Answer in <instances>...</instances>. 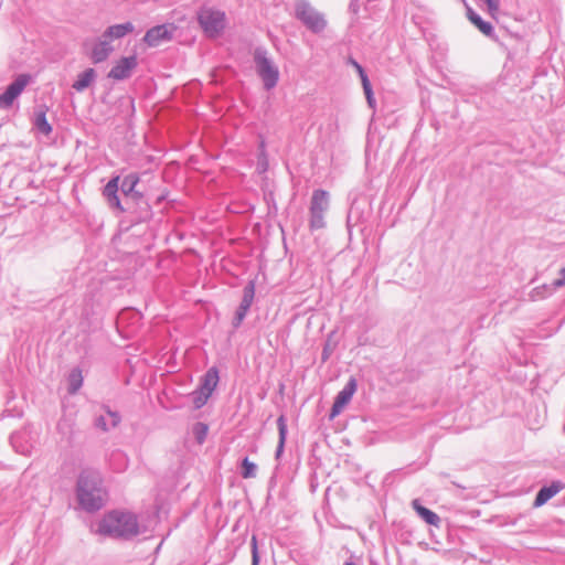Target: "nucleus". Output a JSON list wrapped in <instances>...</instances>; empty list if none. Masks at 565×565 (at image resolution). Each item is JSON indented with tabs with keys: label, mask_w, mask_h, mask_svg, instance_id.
Instances as JSON below:
<instances>
[{
	"label": "nucleus",
	"mask_w": 565,
	"mask_h": 565,
	"mask_svg": "<svg viewBox=\"0 0 565 565\" xmlns=\"http://www.w3.org/2000/svg\"><path fill=\"white\" fill-rule=\"evenodd\" d=\"M75 494L79 508L85 512L102 510L108 501V491L100 471L93 468L82 469L76 480Z\"/></svg>",
	"instance_id": "f257e3e1"
},
{
	"label": "nucleus",
	"mask_w": 565,
	"mask_h": 565,
	"mask_svg": "<svg viewBox=\"0 0 565 565\" xmlns=\"http://www.w3.org/2000/svg\"><path fill=\"white\" fill-rule=\"evenodd\" d=\"M119 175H114L109 179L103 189V196L105 198L110 210L116 211L118 214H127L132 224H139L149 221L152 217V209L148 200L134 201L130 204L122 203L119 195Z\"/></svg>",
	"instance_id": "f03ea898"
},
{
	"label": "nucleus",
	"mask_w": 565,
	"mask_h": 565,
	"mask_svg": "<svg viewBox=\"0 0 565 565\" xmlns=\"http://www.w3.org/2000/svg\"><path fill=\"white\" fill-rule=\"evenodd\" d=\"M97 532L113 539L131 540L139 534L137 515L131 512L113 510L99 521Z\"/></svg>",
	"instance_id": "7ed1b4c3"
},
{
	"label": "nucleus",
	"mask_w": 565,
	"mask_h": 565,
	"mask_svg": "<svg viewBox=\"0 0 565 565\" xmlns=\"http://www.w3.org/2000/svg\"><path fill=\"white\" fill-rule=\"evenodd\" d=\"M253 62L257 76L265 90H273L279 83L280 72L265 46H257L253 52Z\"/></svg>",
	"instance_id": "20e7f679"
},
{
	"label": "nucleus",
	"mask_w": 565,
	"mask_h": 565,
	"mask_svg": "<svg viewBox=\"0 0 565 565\" xmlns=\"http://www.w3.org/2000/svg\"><path fill=\"white\" fill-rule=\"evenodd\" d=\"M295 15L309 31L315 34L321 33L327 26V21L323 14L312 8L306 0L297 2Z\"/></svg>",
	"instance_id": "39448f33"
},
{
	"label": "nucleus",
	"mask_w": 565,
	"mask_h": 565,
	"mask_svg": "<svg viewBox=\"0 0 565 565\" xmlns=\"http://www.w3.org/2000/svg\"><path fill=\"white\" fill-rule=\"evenodd\" d=\"M198 19L203 31L211 38L218 35L225 28V14L218 10H202Z\"/></svg>",
	"instance_id": "423d86ee"
},
{
	"label": "nucleus",
	"mask_w": 565,
	"mask_h": 565,
	"mask_svg": "<svg viewBox=\"0 0 565 565\" xmlns=\"http://www.w3.org/2000/svg\"><path fill=\"white\" fill-rule=\"evenodd\" d=\"M30 81L31 76L29 74L18 75L14 81L6 87L4 92L0 94V109L10 108L14 100L22 94Z\"/></svg>",
	"instance_id": "0eeeda50"
},
{
	"label": "nucleus",
	"mask_w": 565,
	"mask_h": 565,
	"mask_svg": "<svg viewBox=\"0 0 565 565\" xmlns=\"http://www.w3.org/2000/svg\"><path fill=\"white\" fill-rule=\"evenodd\" d=\"M121 415L117 411H113L108 405L102 404L99 412L95 413L93 426L103 433H108L119 426Z\"/></svg>",
	"instance_id": "6e6552de"
},
{
	"label": "nucleus",
	"mask_w": 565,
	"mask_h": 565,
	"mask_svg": "<svg viewBox=\"0 0 565 565\" xmlns=\"http://www.w3.org/2000/svg\"><path fill=\"white\" fill-rule=\"evenodd\" d=\"M358 387L355 377L351 376L344 387L335 395L330 409L329 418L337 417L343 408L350 403Z\"/></svg>",
	"instance_id": "1a4fd4ad"
},
{
	"label": "nucleus",
	"mask_w": 565,
	"mask_h": 565,
	"mask_svg": "<svg viewBox=\"0 0 565 565\" xmlns=\"http://www.w3.org/2000/svg\"><path fill=\"white\" fill-rule=\"evenodd\" d=\"M255 297V281L249 280L243 288V297L238 308L235 311L234 318L232 320V326L234 329H238L243 323Z\"/></svg>",
	"instance_id": "9d476101"
},
{
	"label": "nucleus",
	"mask_w": 565,
	"mask_h": 565,
	"mask_svg": "<svg viewBox=\"0 0 565 565\" xmlns=\"http://www.w3.org/2000/svg\"><path fill=\"white\" fill-rule=\"evenodd\" d=\"M137 56H122L108 72V77L115 81H124L131 76L132 71L137 67Z\"/></svg>",
	"instance_id": "9b49d317"
},
{
	"label": "nucleus",
	"mask_w": 565,
	"mask_h": 565,
	"mask_svg": "<svg viewBox=\"0 0 565 565\" xmlns=\"http://www.w3.org/2000/svg\"><path fill=\"white\" fill-rule=\"evenodd\" d=\"M142 319V315L140 311L132 309V308H126L122 309L117 315V329H127V334H130L137 330V328L140 326Z\"/></svg>",
	"instance_id": "f8f14e48"
},
{
	"label": "nucleus",
	"mask_w": 565,
	"mask_h": 565,
	"mask_svg": "<svg viewBox=\"0 0 565 565\" xmlns=\"http://www.w3.org/2000/svg\"><path fill=\"white\" fill-rule=\"evenodd\" d=\"M115 47L113 46L111 42L104 38L102 34L99 38H97L93 44L92 49L89 51V58L94 64H99L105 62L109 55L114 52Z\"/></svg>",
	"instance_id": "ddd939ff"
},
{
	"label": "nucleus",
	"mask_w": 565,
	"mask_h": 565,
	"mask_svg": "<svg viewBox=\"0 0 565 565\" xmlns=\"http://www.w3.org/2000/svg\"><path fill=\"white\" fill-rule=\"evenodd\" d=\"M563 489H565V483L561 480H553L551 483L542 486L534 498L533 507L540 508L544 505Z\"/></svg>",
	"instance_id": "4468645a"
},
{
	"label": "nucleus",
	"mask_w": 565,
	"mask_h": 565,
	"mask_svg": "<svg viewBox=\"0 0 565 565\" xmlns=\"http://www.w3.org/2000/svg\"><path fill=\"white\" fill-rule=\"evenodd\" d=\"M171 39L172 30L167 24H160L150 28L143 36L145 43L151 47L159 46L162 42L169 41Z\"/></svg>",
	"instance_id": "2eb2a0df"
},
{
	"label": "nucleus",
	"mask_w": 565,
	"mask_h": 565,
	"mask_svg": "<svg viewBox=\"0 0 565 565\" xmlns=\"http://www.w3.org/2000/svg\"><path fill=\"white\" fill-rule=\"evenodd\" d=\"M49 108L46 105H38L35 108H34V114H33V119H32V125H33V128L44 135V136H49L52 131H53V128H52V125L47 121V118H46V113H47Z\"/></svg>",
	"instance_id": "dca6fc26"
},
{
	"label": "nucleus",
	"mask_w": 565,
	"mask_h": 565,
	"mask_svg": "<svg viewBox=\"0 0 565 565\" xmlns=\"http://www.w3.org/2000/svg\"><path fill=\"white\" fill-rule=\"evenodd\" d=\"M56 429L68 446L74 444L76 430L75 419L72 416H62L57 422Z\"/></svg>",
	"instance_id": "f3484780"
},
{
	"label": "nucleus",
	"mask_w": 565,
	"mask_h": 565,
	"mask_svg": "<svg viewBox=\"0 0 565 565\" xmlns=\"http://www.w3.org/2000/svg\"><path fill=\"white\" fill-rule=\"evenodd\" d=\"M412 508L417 513V515L426 522L428 525L440 527L441 519L435 513L433 510L426 508L420 503L418 499H414L412 501Z\"/></svg>",
	"instance_id": "a211bd4d"
},
{
	"label": "nucleus",
	"mask_w": 565,
	"mask_h": 565,
	"mask_svg": "<svg viewBox=\"0 0 565 565\" xmlns=\"http://www.w3.org/2000/svg\"><path fill=\"white\" fill-rule=\"evenodd\" d=\"M467 8V18L468 20L486 36L493 39L494 38V28L493 25L484 21L480 14H478L471 7L466 4Z\"/></svg>",
	"instance_id": "6ab92c4d"
},
{
	"label": "nucleus",
	"mask_w": 565,
	"mask_h": 565,
	"mask_svg": "<svg viewBox=\"0 0 565 565\" xmlns=\"http://www.w3.org/2000/svg\"><path fill=\"white\" fill-rule=\"evenodd\" d=\"M218 381V369L216 366H211L201 377L199 388L206 393L207 396H211L217 387Z\"/></svg>",
	"instance_id": "aec40b11"
},
{
	"label": "nucleus",
	"mask_w": 565,
	"mask_h": 565,
	"mask_svg": "<svg viewBox=\"0 0 565 565\" xmlns=\"http://www.w3.org/2000/svg\"><path fill=\"white\" fill-rule=\"evenodd\" d=\"M134 30L135 26L131 22H125L108 26L102 34L105 39L113 42V40L122 39L127 34L134 32Z\"/></svg>",
	"instance_id": "412c9836"
},
{
	"label": "nucleus",
	"mask_w": 565,
	"mask_h": 565,
	"mask_svg": "<svg viewBox=\"0 0 565 565\" xmlns=\"http://www.w3.org/2000/svg\"><path fill=\"white\" fill-rule=\"evenodd\" d=\"M329 209V193L326 190L317 189L312 192L309 212L326 213Z\"/></svg>",
	"instance_id": "4be33fe9"
},
{
	"label": "nucleus",
	"mask_w": 565,
	"mask_h": 565,
	"mask_svg": "<svg viewBox=\"0 0 565 565\" xmlns=\"http://www.w3.org/2000/svg\"><path fill=\"white\" fill-rule=\"evenodd\" d=\"M277 428H278V445H277V448L275 451V459L279 460L284 452L287 434H288L287 419L284 414H281L277 418Z\"/></svg>",
	"instance_id": "5701e85b"
},
{
	"label": "nucleus",
	"mask_w": 565,
	"mask_h": 565,
	"mask_svg": "<svg viewBox=\"0 0 565 565\" xmlns=\"http://www.w3.org/2000/svg\"><path fill=\"white\" fill-rule=\"evenodd\" d=\"M96 71L92 67L86 68L77 75L72 87L77 92H83L90 86L96 78Z\"/></svg>",
	"instance_id": "b1692460"
},
{
	"label": "nucleus",
	"mask_w": 565,
	"mask_h": 565,
	"mask_svg": "<svg viewBox=\"0 0 565 565\" xmlns=\"http://www.w3.org/2000/svg\"><path fill=\"white\" fill-rule=\"evenodd\" d=\"M83 385L82 370L77 366L71 370L67 376V391L75 394Z\"/></svg>",
	"instance_id": "393cba45"
},
{
	"label": "nucleus",
	"mask_w": 565,
	"mask_h": 565,
	"mask_svg": "<svg viewBox=\"0 0 565 565\" xmlns=\"http://www.w3.org/2000/svg\"><path fill=\"white\" fill-rule=\"evenodd\" d=\"M140 182V177L137 172L128 173L122 178V180H119V190L121 191L122 195H125L128 192H134V189L137 188V185Z\"/></svg>",
	"instance_id": "a878e982"
},
{
	"label": "nucleus",
	"mask_w": 565,
	"mask_h": 565,
	"mask_svg": "<svg viewBox=\"0 0 565 565\" xmlns=\"http://www.w3.org/2000/svg\"><path fill=\"white\" fill-rule=\"evenodd\" d=\"M257 466L250 461L248 457H245L241 462L239 475L244 479H250L256 477Z\"/></svg>",
	"instance_id": "bb28decb"
},
{
	"label": "nucleus",
	"mask_w": 565,
	"mask_h": 565,
	"mask_svg": "<svg viewBox=\"0 0 565 565\" xmlns=\"http://www.w3.org/2000/svg\"><path fill=\"white\" fill-rule=\"evenodd\" d=\"M309 228L311 232L321 230L326 226L324 214L322 212H309Z\"/></svg>",
	"instance_id": "cd10ccee"
},
{
	"label": "nucleus",
	"mask_w": 565,
	"mask_h": 565,
	"mask_svg": "<svg viewBox=\"0 0 565 565\" xmlns=\"http://www.w3.org/2000/svg\"><path fill=\"white\" fill-rule=\"evenodd\" d=\"M190 397H191V401H192V404H193V407L195 409H200L202 408L209 401V398L211 396H207L206 393H204L202 390H200L199 387L196 390H194L191 394H190Z\"/></svg>",
	"instance_id": "c85d7f7f"
},
{
	"label": "nucleus",
	"mask_w": 565,
	"mask_h": 565,
	"mask_svg": "<svg viewBox=\"0 0 565 565\" xmlns=\"http://www.w3.org/2000/svg\"><path fill=\"white\" fill-rule=\"evenodd\" d=\"M555 289H553L552 287V284L551 285H542V286H539V287H535L534 289H532V291L530 292V297L532 300H540V299H543L545 297H547L548 295H551Z\"/></svg>",
	"instance_id": "c756f323"
},
{
	"label": "nucleus",
	"mask_w": 565,
	"mask_h": 565,
	"mask_svg": "<svg viewBox=\"0 0 565 565\" xmlns=\"http://www.w3.org/2000/svg\"><path fill=\"white\" fill-rule=\"evenodd\" d=\"M207 430H209L207 425L202 422H198L193 425L192 431H193V435H194L198 444L204 443L206 435H207Z\"/></svg>",
	"instance_id": "7c9ffc66"
},
{
	"label": "nucleus",
	"mask_w": 565,
	"mask_h": 565,
	"mask_svg": "<svg viewBox=\"0 0 565 565\" xmlns=\"http://www.w3.org/2000/svg\"><path fill=\"white\" fill-rule=\"evenodd\" d=\"M140 200H147L146 196L141 191H139L137 188L134 189V192H128L124 195L122 203H126L127 205L130 204L129 202L134 203V201H140Z\"/></svg>",
	"instance_id": "2f4dec72"
},
{
	"label": "nucleus",
	"mask_w": 565,
	"mask_h": 565,
	"mask_svg": "<svg viewBox=\"0 0 565 565\" xmlns=\"http://www.w3.org/2000/svg\"><path fill=\"white\" fill-rule=\"evenodd\" d=\"M334 348H335L334 343L332 344L330 340L326 341V343L323 344L322 352H321L322 363L327 362L330 359Z\"/></svg>",
	"instance_id": "473e14b6"
},
{
	"label": "nucleus",
	"mask_w": 565,
	"mask_h": 565,
	"mask_svg": "<svg viewBox=\"0 0 565 565\" xmlns=\"http://www.w3.org/2000/svg\"><path fill=\"white\" fill-rule=\"evenodd\" d=\"M252 565H259V554L257 550L256 536L252 537Z\"/></svg>",
	"instance_id": "72a5a7b5"
},
{
	"label": "nucleus",
	"mask_w": 565,
	"mask_h": 565,
	"mask_svg": "<svg viewBox=\"0 0 565 565\" xmlns=\"http://www.w3.org/2000/svg\"><path fill=\"white\" fill-rule=\"evenodd\" d=\"M565 286V267L559 269V277L552 281L553 289H558Z\"/></svg>",
	"instance_id": "f704fd0d"
},
{
	"label": "nucleus",
	"mask_w": 565,
	"mask_h": 565,
	"mask_svg": "<svg viewBox=\"0 0 565 565\" xmlns=\"http://www.w3.org/2000/svg\"><path fill=\"white\" fill-rule=\"evenodd\" d=\"M363 93L365 95L366 103H367L369 107L372 108V109H375L376 108V100H375V97H374L373 88H370L369 90H363Z\"/></svg>",
	"instance_id": "c9c22d12"
},
{
	"label": "nucleus",
	"mask_w": 565,
	"mask_h": 565,
	"mask_svg": "<svg viewBox=\"0 0 565 565\" xmlns=\"http://www.w3.org/2000/svg\"><path fill=\"white\" fill-rule=\"evenodd\" d=\"M489 9V11L492 13L494 11L499 10V0H483Z\"/></svg>",
	"instance_id": "e433bc0d"
},
{
	"label": "nucleus",
	"mask_w": 565,
	"mask_h": 565,
	"mask_svg": "<svg viewBox=\"0 0 565 565\" xmlns=\"http://www.w3.org/2000/svg\"><path fill=\"white\" fill-rule=\"evenodd\" d=\"M345 64L352 66L355 71L362 65L352 56H348L345 60Z\"/></svg>",
	"instance_id": "4c0bfd02"
},
{
	"label": "nucleus",
	"mask_w": 565,
	"mask_h": 565,
	"mask_svg": "<svg viewBox=\"0 0 565 565\" xmlns=\"http://www.w3.org/2000/svg\"><path fill=\"white\" fill-rule=\"evenodd\" d=\"M356 73H358V75H359V77L361 79V83L365 82L366 79H369V76H367V74H366V72H365L363 66L359 67L356 70Z\"/></svg>",
	"instance_id": "58836bf2"
},
{
	"label": "nucleus",
	"mask_w": 565,
	"mask_h": 565,
	"mask_svg": "<svg viewBox=\"0 0 565 565\" xmlns=\"http://www.w3.org/2000/svg\"><path fill=\"white\" fill-rule=\"evenodd\" d=\"M356 73H358V75H359V77L361 79V83L365 82L366 79H369V76H367V74H366V72H365L363 66L359 67L356 70Z\"/></svg>",
	"instance_id": "ea45409f"
},
{
	"label": "nucleus",
	"mask_w": 565,
	"mask_h": 565,
	"mask_svg": "<svg viewBox=\"0 0 565 565\" xmlns=\"http://www.w3.org/2000/svg\"><path fill=\"white\" fill-rule=\"evenodd\" d=\"M356 73H358V75H359V77L361 79V83L365 82L366 79H369V76H367V74H366V72H365L363 66L359 67L356 70Z\"/></svg>",
	"instance_id": "a19ab883"
},
{
	"label": "nucleus",
	"mask_w": 565,
	"mask_h": 565,
	"mask_svg": "<svg viewBox=\"0 0 565 565\" xmlns=\"http://www.w3.org/2000/svg\"><path fill=\"white\" fill-rule=\"evenodd\" d=\"M257 169H258L259 171H263V172H264V171H266V169H267V161L265 160L264 162H260V160H259V161H258Z\"/></svg>",
	"instance_id": "79ce46f5"
},
{
	"label": "nucleus",
	"mask_w": 565,
	"mask_h": 565,
	"mask_svg": "<svg viewBox=\"0 0 565 565\" xmlns=\"http://www.w3.org/2000/svg\"><path fill=\"white\" fill-rule=\"evenodd\" d=\"M265 200H266V202H267L268 204L274 203V202H275L274 193H273V192H270V193H268V194H265Z\"/></svg>",
	"instance_id": "37998d69"
},
{
	"label": "nucleus",
	"mask_w": 565,
	"mask_h": 565,
	"mask_svg": "<svg viewBox=\"0 0 565 565\" xmlns=\"http://www.w3.org/2000/svg\"><path fill=\"white\" fill-rule=\"evenodd\" d=\"M362 87H363V90H369L370 88H372V84L370 82V79H366L365 82H362Z\"/></svg>",
	"instance_id": "c03bdc74"
},
{
	"label": "nucleus",
	"mask_w": 565,
	"mask_h": 565,
	"mask_svg": "<svg viewBox=\"0 0 565 565\" xmlns=\"http://www.w3.org/2000/svg\"><path fill=\"white\" fill-rule=\"evenodd\" d=\"M343 565H358L356 563L352 562V561H347L344 562Z\"/></svg>",
	"instance_id": "a18cd8bd"
},
{
	"label": "nucleus",
	"mask_w": 565,
	"mask_h": 565,
	"mask_svg": "<svg viewBox=\"0 0 565 565\" xmlns=\"http://www.w3.org/2000/svg\"><path fill=\"white\" fill-rule=\"evenodd\" d=\"M260 149L264 152V150H265V142L264 141L260 142Z\"/></svg>",
	"instance_id": "49530a36"
}]
</instances>
